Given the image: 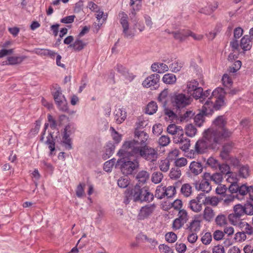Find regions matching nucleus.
<instances>
[{
	"label": "nucleus",
	"mask_w": 253,
	"mask_h": 253,
	"mask_svg": "<svg viewBox=\"0 0 253 253\" xmlns=\"http://www.w3.org/2000/svg\"><path fill=\"white\" fill-rule=\"evenodd\" d=\"M134 134L135 139L129 141L134 142V146H137V145H140L141 146L145 144L149 137L146 132L144 131H139L137 129H135Z\"/></svg>",
	"instance_id": "nucleus-14"
},
{
	"label": "nucleus",
	"mask_w": 253,
	"mask_h": 253,
	"mask_svg": "<svg viewBox=\"0 0 253 253\" xmlns=\"http://www.w3.org/2000/svg\"><path fill=\"white\" fill-rule=\"evenodd\" d=\"M131 8L130 9L129 17L131 20L134 23L137 22V18L135 17L136 13L139 11L141 8V4L137 3L135 6L133 5L131 6Z\"/></svg>",
	"instance_id": "nucleus-31"
},
{
	"label": "nucleus",
	"mask_w": 253,
	"mask_h": 253,
	"mask_svg": "<svg viewBox=\"0 0 253 253\" xmlns=\"http://www.w3.org/2000/svg\"><path fill=\"white\" fill-rule=\"evenodd\" d=\"M218 7V3L217 2H215L213 5H209L201 10V12L207 15H210Z\"/></svg>",
	"instance_id": "nucleus-37"
},
{
	"label": "nucleus",
	"mask_w": 253,
	"mask_h": 253,
	"mask_svg": "<svg viewBox=\"0 0 253 253\" xmlns=\"http://www.w3.org/2000/svg\"><path fill=\"white\" fill-rule=\"evenodd\" d=\"M201 222V221L199 219L198 217H195L187 225L186 230L188 232H195L197 233L200 230Z\"/></svg>",
	"instance_id": "nucleus-18"
},
{
	"label": "nucleus",
	"mask_w": 253,
	"mask_h": 253,
	"mask_svg": "<svg viewBox=\"0 0 253 253\" xmlns=\"http://www.w3.org/2000/svg\"><path fill=\"white\" fill-rule=\"evenodd\" d=\"M170 142V138L167 135H162L159 139V143L162 146H166Z\"/></svg>",
	"instance_id": "nucleus-61"
},
{
	"label": "nucleus",
	"mask_w": 253,
	"mask_h": 253,
	"mask_svg": "<svg viewBox=\"0 0 253 253\" xmlns=\"http://www.w3.org/2000/svg\"><path fill=\"white\" fill-rule=\"evenodd\" d=\"M212 240V237L211 233L207 232L201 238L202 242L205 245L210 244Z\"/></svg>",
	"instance_id": "nucleus-60"
},
{
	"label": "nucleus",
	"mask_w": 253,
	"mask_h": 253,
	"mask_svg": "<svg viewBox=\"0 0 253 253\" xmlns=\"http://www.w3.org/2000/svg\"><path fill=\"white\" fill-rule=\"evenodd\" d=\"M226 122L224 119L223 116H218L213 122V124L217 127L215 129H208L207 131L209 132H216L218 133L217 135L218 136H220L221 135L224 134V132H229V135L227 136L222 138L221 142L225 141L226 139L230 137L232 134V132L229 130L228 129L225 127Z\"/></svg>",
	"instance_id": "nucleus-6"
},
{
	"label": "nucleus",
	"mask_w": 253,
	"mask_h": 253,
	"mask_svg": "<svg viewBox=\"0 0 253 253\" xmlns=\"http://www.w3.org/2000/svg\"><path fill=\"white\" fill-rule=\"evenodd\" d=\"M150 174L149 172L146 170H141L137 174L136 179L137 180L138 183L137 184H144L149 179Z\"/></svg>",
	"instance_id": "nucleus-24"
},
{
	"label": "nucleus",
	"mask_w": 253,
	"mask_h": 253,
	"mask_svg": "<svg viewBox=\"0 0 253 253\" xmlns=\"http://www.w3.org/2000/svg\"><path fill=\"white\" fill-rule=\"evenodd\" d=\"M182 66L183 63L182 62L175 60L169 65V67L172 72L177 73L180 71Z\"/></svg>",
	"instance_id": "nucleus-41"
},
{
	"label": "nucleus",
	"mask_w": 253,
	"mask_h": 253,
	"mask_svg": "<svg viewBox=\"0 0 253 253\" xmlns=\"http://www.w3.org/2000/svg\"><path fill=\"white\" fill-rule=\"evenodd\" d=\"M53 98L58 109L62 112H67L68 110L67 102L62 94L60 87H58L53 93Z\"/></svg>",
	"instance_id": "nucleus-8"
},
{
	"label": "nucleus",
	"mask_w": 253,
	"mask_h": 253,
	"mask_svg": "<svg viewBox=\"0 0 253 253\" xmlns=\"http://www.w3.org/2000/svg\"><path fill=\"white\" fill-rule=\"evenodd\" d=\"M195 113L192 111H187L183 115H179L180 119L181 122L188 121L189 119L192 118L194 115Z\"/></svg>",
	"instance_id": "nucleus-54"
},
{
	"label": "nucleus",
	"mask_w": 253,
	"mask_h": 253,
	"mask_svg": "<svg viewBox=\"0 0 253 253\" xmlns=\"http://www.w3.org/2000/svg\"><path fill=\"white\" fill-rule=\"evenodd\" d=\"M45 143L48 145V148L51 152L55 150V139L53 138L51 133H50L47 136Z\"/></svg>",
	"instance_id": "nucleus-44"
},
{
	"label": "nucleus",
	"mask_w": 253,
	"mask_h": 253,
	"mask_svg": "<svg viewBox=\"0 0 253 253\" xmlns=\"http://www.w3.org/2000/svg\"><path fill=\"white\" fill-rule=\"evenodd\" d=\"M205 178L207 180L213 181L216 184L220 183L223 179L222 175L220 173H215L211 175L210 173H205Z\"/></svg>",
	"instance_id": "nucleus-25"
},
{
	"label": "nucleus",
	"mask_w": 253,
	"mask_h": 253,
	"mask_svg": "<svg viewBox=\"0 0 253 253\" xmlns=\"http://www.w3.org/2000/svg\"><path fill=\"white\" fill-rule=\"evenodd\" d=\"M240 45L244 51L250 50L252 42L249 35H245L241 40Z\"/></svg>",
	"instance_id": "nucleus-21"
},
{
	"label": "nucleus",
	"mask_w": 253,
	"mask_h": 253,
	"mask_svg": "<svg viewBox=\"0 0 253 253\" xmlns=\"http://www.w3.org/2000/svg\"><path fill=\"white\" fill-rule=\"evenodd\" d=\"M115 146L112 143H108L106 146L104 158H109L114 153Z\"/></svg>",
	"instance_id": "nucleus-36"
},
{
	"label": "nucleus",
	"mask_w": 253,
	"mask_h": 253,
	"mask_svg": "<svg viewBox=\"0 0 253 253\" xmlns=\"http://www.w3.org/2000/svg\"><path fill=\"white\" fill-rule=\"evenodd\" d=\"M201 195H198L195 198L190 201L188 207L194 212H199L202 210V203Z\"/></svg>",
	"instance_id": "nucleus-16"
},
{
	"label": "nucleus",
	"mask_w": 253,
	"mask_h": 253,
	"mask_svg": "<svg viewBox=\"0 0 253 253\" xmlns=\"http://www.w3.org/2000/svg\"><path fill=\"white\" fill-rule=\"evenodd\" d=\"M180 192L185 197L190 196L192 192V187L189 183L183 184L181 187Z\"/></svg>",
	"instance_id": "nucleus-35"
},
{
	"label": "nucleus",
	"mask_w": 253,
	"mask_h": 253,
	"mask_svg": "<svg viewBox=\"0 0 253 253\" xmlns=\"http://www.w3.org/2000/svg\"><path fill=\"white\" fill-rule=\"evenodd\" d=\"M215 215L213 210L209 207H206L203 213V218L204 220L208 222L212 221Z\"/></svg>",
	"instance_id": "nucleus-20"
},
{
	"label": "nucleus",
	"mask_w": 253,
	"mask_h": 253,
	"mask_svg": "<svg viewBox=\"0 0 253 253\" xmlns=\"http://www.w3.org/2000/svg\"><path fill=\"white\" fill-rule=\"evenodd\" d=\"M231 163L235 167L239 169V173L240 176L246 178L249 176L250 170L248 165H242L240 164L239 159H231Z\"/></svg>",
	"instance_id": "nucleus-13"
},
{
	"label": "nucleus",
	"mask_w": 253,
	"mask_h": 253,
	"mask_svg": "<svg viewBox=\"0 0 253 253\" xmlns=\"http://www.w3.org/2000/svg\"><path fill=\"white\" fill-rule=\"evenodd\" d=\"M216 224L219 226H223L227 223L226 216L223 214L218 215L215 218Z\"/></svg>",
	"instance_id": "nucleus-48"
},
{
	"label": "nucleus",
	"mask_w": 253,
	"mask_h": 253,
	"mask_svg": "<svg viewBox=\"0 0 253 253\" xmlns=\"http://www.w3.org/2000/svg\"><path fill=\"white\" fill-rule=\"evenodd\" d=\"M26 57L22 56H10L7 58V60L5 62L6 65H17L20 64Z\"/></svg>",
	"instance_id": "nucleus-29"
},
{
	"label": "nucleus",
	"mask_w": 253,
	"mask_h": 253,
	"mask_svg": "<svg viewBox=\"0 0 253 253\" xmlns=\"http://www.w3.org/2000/svg\"><path fill=\"white\" fill-rule=\"evenodd\" d=\"M210 180H207L205 178V173L203 176V179L199 184H195L196 189L198 190H201L203 192L209 193L211 189V186L210 183Z\"/></svg>",
	"instance_id": "nucleus-19"
},
{
	"label": "nucleus",
	"mask_w": 253,
	"mask_h": 253,
	"mask_svg": "<svg viewBox=\"0 0 253 253\" xmlns=\"http://www.w3.org/2000/svg\"><path fill=\"white\" fill-rule=\"evenodd\" d=\"M155 196L159 199H162L166 197L165 187L158 186L156 190Z\"/></svg>",
	"instance_id": "nucleus-46"
},
{
	"label": "nucleus",
	"mask_w": 253,
	"mask_h": 253,
	"mask_svg": "<svg viewBox=\"0 0 253 253\" xmlns=\"http://www.w3.org/2000/svg\"><path fill=\"white\" fill-rule=\"evenodd\" d=\"M205 202L206 204L213 206H216L219 203L218 198L215 197H207L205 199Z\"/></svg>",
	"instance_id": "nucleus-62"
},
{
	"label": "nucleus",
	"mask_w": 253,
	"mask_h": 253,
	"mask_svg": "<svg viewBox=\"0 0 253 253\" xmlns=\"http://www.w3.org/2000/svg\"><path fill=\"white\" fill-rule=\"evenodd\" d=\"M177 238L176 234L172 232H169L165 235L166 241L170 243L175 242L177 240Z\"/></svg>",
	"instance_id": "nucleus-56"
},
{
	"label": "nucleus",
	"mask_w": 253,
	"mask_h": 253,
	"mask_svg": "<svg viewBox=\"0 0 253 253\" xmlns=\"http://www.w3.org/2000/svg\"><path fill=\"white\" fill-rule=\"evenodd\" d=\"M234 213L242 217L245 215L244 209L243 205L237 204L234 207Z\"/></svg>",
	"instance_id": "nucleus-51"
},
{
	"label": "nucleus",
	"mask_w": 253,
	"mask_h": 253,
	"mask_svg": "<svg viewBox=\"0 0 253 253\" xmlns=\"http://www.w3.org/2000/svg\"><path fill=\"white\" fill-rule=\"evenodd\" d=\"M157 108L158 107L156 103L152 101L147 105L146 109V113L149 115H152L157 111Z\"/></svg>",
	"instance_id": "nucleus-45"
},
{
	"label": "nucleus",
	"mask_w": 253,
	"mask_h": 253,
	"mask_svg": "<svg viewBox=\"0 0 253 253\" xmlns=\"http://www.w3.org/2000/svg\"><path fill=\"white\" fill-rule=\"evenodd\" d=\"M181 175V171L178 168H172L169 173V176L171 179H177Z\"/></svg>",
	"instance_id": "nucleus-52"
},
{
	"label": "nucleus",
	"mask_w": 253,
	"mask_h": 253,
	"mask_svg": "<svg viewBox=\"0 0 253 253\" xmlns=\"http://www.w3.org/2000/svg\"><path fill=\"white\" fill-rule=\"evenodd\" d=\"M130 196L134 202H150L154 199L153 194L148 191V188L141 187L139 184H136L131 189Z\"/></svg>",
	"instance_id": "nucleus-3"
},
{
	"label": "nucleus",
	"mask_w": 253,
	"mask_h": 253,
	"mask_svg": "<svg viewBox=\"0 0 253 253\" xmlns=\"http://www.w3.org/2000/svg\"><path fill=\"white\" fill-rule=\"evenodd\" d=\"M225 89L222 87H217L212 92V96H215L216 100L214 103L211 101V98H209L206 102L210 103L209 106L212 108V113L213 110H219L221 107L224 105V101L223 100L224 95H225Z\"/></svg>",
	"instance_id": "nucleus-5"
},
{
	"label": "nucleus",
	"mask_w": 253,
	"mask_h": 253,
	"mask_svg": "<svg viewBox=\"0 0 253 253\" xmlns=\"http://www.w3.org/2000/svg\"><path fill=\"white\" fill-rule=\"evenodd\" d=\"M217 132H209L205 131L204 137L199 140L195 144V151L197 154H203L206 153L209 149L217 150L222 143V138L228 136L229 132H226L220 136H218Z\"/></svg>",
	"instance_id": "nucleus-2"
},
{
	"label": "nucleus",
	"mask_w": 253,
	"mask_h": 253,
	"mask_svg": "<svg viewBox=\"0 0 253 253\" xmlns=\"http://www.w3.org/2000/svg\"><path fill=\"white\" fill-rule=\"evenodd\" d=\"M189 219V216L187 211L185 210H179L177 214V217L172 222V227L173 230L180 229Z\"/></svg>",
	"instance_id": "nucleus-9"
},
{
	"label": "nucleus",
	"mask_w": 253,
	"mask_h": 253,
	"mask_svg": "<svg viewBox=\"0 0 253 253\" xmlns=\"http://www.w3.org/2000/svg\"><path fill=\"white\" fill-rule=\"evenodd\" d=\"M155 209L156 205L154 204L142 207L140 210L138 215V219L143 220L148 217L154 212Z\"/></svg>",
	"instance_id": "nucleus-15"
},
{
	"label": "nucleus",
	"mask_w": 253,
	"mask_h": 253,
	"mask_svg": "<svg viewBox=\"0 0 253 253\" xmlns=\"http://www.w3.org/2000/svg\"><path fill=\"white\" fill-rule=\"evenodd\" d=\"M242 65V62L240 60H237L235 62L232 66L230 67L229 71L230 73H234L239 70Z\"/></svg>",
	"instance_id": "nucleus-57"
},
{
	"label": "nucleus",
	"mask_w": 253,
	"mask_h": 253,
	"mask_svg": "<svg viewBox=\"0 0 253 253\" xmlns=\"http://www.w3.org/2000/svg\"><path fill=\"white\" fill-rule=\"evenodd\" d=\"M199 84L198 83L194 80L191 82H188L187 84V87L188 88V91L191 92L195 90Z\"/></svg>",
	"instance_id": "nucleus-63"
},
{
	"label": "nucleus",
	"mask_w": 253,
	"mask_h": 253,
	"mask_svg": "<svg viewBox=\"0 0 253 253\" xmlns=\"http://www.w3.org/2000/svg\"><path fill=\"white\" fill-rule=\"evenodd\" d=\"M218 169L223 174L228 175V176H230L231 172L230 171V167L228 165L225 164H220L219 167Z\"/></svg>",
	"instance_id": "nucleus-55"
},
{
	"label": "nucleus",
	"mask_w": 253,
	"mask_h": 253,
	"mask_svg": "<svg viewBox=\"0 0 253 253\" xmlns=\"http://www.w3.org/2000/svg\"><path fill=\"white\" fill-rule=\"evenodd\" d=\"M119 16L120 17V23L123 28H126L129 26L128 22V16L123 11H121L119 14Z\"/></svg>",
	"instance_id": "nucleus-42"
},
{
	"label": "nucleus",
	"mask_w": 253,
	"mask_h": 253,
	"mask_svg": "<svg viewBox=\"0 0 253 253\" xmlns=\"http://www.w3.org/2000/svg\"><path fill=\"white\" fill-rule=\"evenodd\" d=\"M228 217L230 223L234 226L240 227L242 225V223L244 222V221H242V219L240 216L237 215L234 213L230 214Z\"/></svg>",
	"instance_id": "nucleus-27"
},
{
	"label": "nucleus",
	"mask_w": 253,
	"mask_h": 253,
	"mask_svg": "<svg viewBox=\"0 0 253 253\" xmlns=\"http://www.w3.org/2000/svg\"><path fill=\"white\" fill-rule=\"evenodd\" d=\"M189 168L191 172L195 175L199 174L203 170V166L201 163L195 161L191 163Z\"/></svg>",
	"instance_id": "nucleus-28"
},
{
	"label": "nucleus",
	"mask_w": 253,
	"mask_h": 253,
	"mask_svg": "<svg viewBox=\"0 0 253 253\" xmlns=\"http://www.w3.org/2000/svg\"><path fill=\"white\" fill-rule=\"evenodd\" d=\"M168 132L171 134L174 135L178 134L180 135L181 133H183L182 129L180 126H177L175 124L169 125L167 128Z\"/></svg>",
	"instance_id": "nucleus-34"
},
{
	"label": "nucleus",
	"mask_w": 253,
	"mask_h": 253,
	"mask_svg": "<svg viewBox=\"0 0 253 253\" xmlns=\"http://www.w3.org/2000/svg\"><path fill=\"white\" fill-rule=\"evenodd\" d=\"M242 224V225L240 228L243 230V232L245 233L246 234L249 235L253 234V227L252 225L246 222H244Z\"/></svg>",
	"instance_id": "nucleus-47"
},
{
	"label": "nucleus",
	"mask_w": 253,
	"mask_h": 253,
	"mask_svg": "<svg viewBox=\"0 0 253 253\" xmlns=\"http://www.w3.org/2000/svg\"><path fill=\"white\" fill-rule=\"evenodd\" d=\"M245 214L247 215H253V205L250 203H247L243 205Z\"/></svg>",
	"instance_id": "nucleus-58"
},
{
	"label": "nucleus",
	"mask_w": 253,
	"mask_h": 253,
	"mask_svg": "<svg viewBox=\"0 0 253 253\" xmlns=\"http://www.w3.org/2000/svg\"><path fill=\"white\" fill-rule=\"evenodd\" d=\"M174 38L180 42L184 41L188 36L192 37L194 40H201L203 36L202 35H196L189 30H183L179 31L173 32Z\"/></svg>",
	"instance_id": "nucleus-11"
},
{
	"label": "nucleus",
	"mask_w": 253,
	"mask_h": 253,
	"mask_svg": "<svg viewBox=\"0 0 253 253\" xmlns=\"http://www.w3.org/2000/svg\"><path fill=\"white\" fill-rule=\"evenodd\" d=\"M35 53L41 56H49L52 58H54L56 53L52 50L48 49H36Z\"/></svg>",
	"instance_id": "nucleus-32"
},
{
	"label": "nucleus",
	"mask_w": 253,
	"mask_h": 253,
	"mask_svg": "<svg viewBox=\"0 0 253 253\" xmlns=\"http://www.w3.org/2000/svg\"><path fill=\"white\" fill-rule=\"evenodd\" d=\"M75 131V128L71 125H67L63 132L62 134V142L64 144L65 146L68 149L72 148V142L70 136Z\"/></svg>",
	"instance_id": "nucleus-12"
},
{
	"label": "nucleus",
	"mask_w": 253,
	"mask_h": 253,
	"mask_svg": "<svg viewBox=\"0 0 253 253\" xmlns=\"http://www.w3.org/2000/svg\"><path fill=\"white\" fill-rule=\"evenodd\" d=\"M207 164L215 169H218L220 165V163L217 159H207Z\"/></svg>",
	"instance_id": "nucleus-59"
},
{
	"label": "nucleus",
	"mask_w": 253,
	"mask_h": 253,
	"mask_svg": "<svg viewBox=\"0 0 253 253\" xmlns=\"http://www.w3.org/2000/svg\"><path fill=\"white\" fill-rule=\"evenodd\" d=\"M170 166L169 159H162L159 163V168L161 171L163 172H167Z\"/></svg>",
	"instance_id": "nucleus-43"
},
{
	"label": "nucleus",
	"mask_w": 253,
	"mask_h": 253,
	"mask_svg": "<svg viewBox=\"0 0 253 253\" xmlns=\"http://www.w3.org/2000/svg\"><path fill=\"white\" fill-rule=\"evenodd\" d=\"M86 45V43L80 40L79 38L77 39L73 44H70V47H72L75 50L79 51L83 50Z\"/></svg>",
	"instance_id": "nucleus-33"
},
{
	"label": "nucleus",
	"mask_w": 253,
	"mask_h": 253,
	"mask_svg": "<svg viewBox=\"0 0 253 253\" xmlns=\"http://www.w3.org/2000/svg\"><path fill=\"white\" fill-rule=\"evenodd\" d=\"M192 98L189 95L183 93L174 94L171 98V103L173 107L177 109H180L189 105Z\"/></svg>",
	"instance_id": "nucleus-7"
},
{
	"label": "nucleus",
	"mask_w": 253,
	"mask_h": 253,
	"mask_svg": "<svg viewBox=\"0 0 253 253\" xmlns=\"http://www.w3.org/2000/svg\"><path fill=\"white\" fill-rule=\"evenodd\" d=\"M176 194L175 187L174 186H169L168 187H165V195L168 198L172 197Z\"/></svg>",
	"instance_id": "nucleus-49"
},
{
	"label": "nucleus",
	"mask_w": 253,
	"mask_h": 253,
	"mask_svg": "<svg viewBox=\"0 0 253 253\" xmlns=\"http://www.w3.org/2000/svg\"><path fill=\"white\" fill-rule=\"evenodd\" d=\"M197 131V129L192 125H189L185 128V133L186 134L190 137L194 136Z\"/></svg>",
	"instance_id": "nucleus-50"
},
{
	"label": "nucleus",
	"mask_w": 253,
	"mask_h": 253,
	"mask_svg": "<svg viewBox=\"0 0 253 253\" xmlns=\"http://www.w3.org/2000/svg\"><path fill=\"white\" fill-rule=\"evenodd\" d=\"M163 81L167 84H173L176 82V78L173 74H167L164 76Z\"/></svg>",
	"instance_id": "nucleus-39"
},
{
	"label": "nucleus",
	"mask_w": 253,
	"mask_h": 253,
	"mask_svg": "<svg viewBox=\"0 0 253 253\" xmlns=\"http://www.w3.org/2000/svg\"><path fill=\"white\" fill-rule=\"evenodd\" d=\"M168 94V91L167 90H164L160 93L158 98V101L164 107H166L167 104V98Z\"/></svg>",
	"instance_id": "nucleus-38"
},
{
	"label": "nucleus",
	"mask_w": 253,
	"mask_h": 253,
	"mask_svg": "<svg viewBox=\"0 0 253 253\" xmlns=\"http://www.w3.org/2000/svg\"><path fill=\"white\" fill-rule=\"evenodd\" d=\"M210 103L206 102L202 110L194 118L195 124L200 126L204 122L205 116L212 114V108L209 106Z\"/></svg>",
	"instance_id": "nucleus-10"
},
{
	"label": "nucleus",
	"mask_w": 253,
	"mask_h": 253,
	"mask_svg": "<svg viewBox=\"0 0 253 253\" xmlns=\"http://www.w3.org/2000/svg\"><path fill=\"white\" fill-rule=\"evenodd\" d=\"M116 70L129 81L134 79V76L128 73L127 69L121 64H118L116 66Z\"/></svg>",
	"instance_id": "nucleus-26"
},
{
	"label": "nucleus",
	"mask_w": 253,
	"mask_h": 253,
	"mask_svg": "<svg viewBox=\"0 0 253 253\" xmlns=\"http://www.w3.org/2000/svg\"><path fill=\"white\" fill-rule=\"evenodd\" d=\"M116 159H110L106 162L104 165V169L106 172H110L115 163Z\"/></svg>",
	"instance_id": "nucleus-53"
},
{
	"label": "nucleus",
	"mask_w": 253,
	"mask_h": 253,
	"mask_svg": "<svg viewBox=\"0 0 253 253\" xmlns=\"http://www.w3.org/2000/svg\"><path fill=\"white\" fill-rule=\"evenodd\" d=\"M115 119L118 124L122 123L126 119V112L123 108L116 109L115 112Z\"/></svg>",
	"instance_id": "nucleus-23"
},
{
	"label": "nucleus",
	"mask_w": 253,
	"mask_h": 253,
	"mask_svg": "<svg viewBox=\"0 0 253 253\" xmlns=\"http://www.w3.org/2000/svg\"><path fill=\"white\" fill-rule=\"evenodd\" d=\"M159 249L163 253H174L173 250L169 246L165 244L160 245Z\"/></svg>",
	"instance_id": "nucleus-64"
},
{
	"label": "nucleus",
	"mask_w": 253,
	"mask_h": 253,
	"mask_svg": "<svg viewBox=\"0 0 253 253\" xmlns=\"http://www.w3.org/2000/svg\"><path fill=\"white\" fill-rule=\"evenodd\" d=\"M134 142H125L121 149L117 153V156L121 158H129L130 157L156 158L157 151L147 145L138 147L133 145Z\"/></svg>",
	"instance_id": "nucleus-1"
},
{
	"label": "nucleus",
	"mask_w": 253,
	"mask_h": 253,
	"mask_svg": "<svg viewBox=\"0 0 253 253\" xmlns=\"http://www.w3.org/2000/svg\"><path fill=\"white\" fill-rule=\"evenodd\" d=\"M139 167L137 159H118L115 167L120 169L124 175L131 174Z\"/></svg>",
	"instance_id": "nucleus-4"
},
{
	"label": "nucleus",
	"mask_w": 253,
	"mask_h": 253,
	"mask_svg": "<svg viewBox=\"0 0 253 253\" xmlns=\"http://www.w3.org/2000/svg\"><path fill=\"white\" fill-rule=\"evenodd\" d=\"M164 177L163 174L160 171H156L153 173L151 176V181L155 184L160 183Z\"/></svg>",
	"instance_id": "nucleus-40"
},
{
	"label": "nucleus",
	"mask_w": 253,
	"mask_h": 253,
	"mask_svg": "<svg viewBox=\"0 0 253 253\" xmlns=\"http://www.w3.org/2000/svg\"><path fill=\"white\" fill-rule=\"evenodd\" d=\"M160 76L158 74H154L148 77L143 82L142 85L145 87H150L156 85L160 80Z\"/></svg>",
	"instance_id": "nucleus-17"
},
{
	"label": "nucleus",
	"mask_w": 253,
	"mask_h": 253,
	"mask_svg": "<svg viewBox=\"0 0 253 253\" xmlns=\"http://www.w3.org/2000/svg\"><path fill=\"white\" fill-rule=\"evenodd\" d=\"M175 141L176 143H179L180 144V148L184 151H186L189 149L190 145V140L186 137H184L183 133H181L179 136L178 139L175 140Z\"/></svg>",
	"instance_id": "nucleus-22"
},
{
	"label": "nucleus",
	"mask_w": 253,
	"mask_h": 253,
	"mask_svg": "<svg viewBox=\"0 0 253 253\" xmlns=\"http://www.w3.org/2000/svg\"><path fill=\"white\" fill-rule=\"evenodd\" d=\"M232 143H227L225 144L222 147V150L220 152V156L221 158H226L228 156L233 148Z\"/></svg>",
	"instance_id": "nucleus-30"
}]
</instances>
